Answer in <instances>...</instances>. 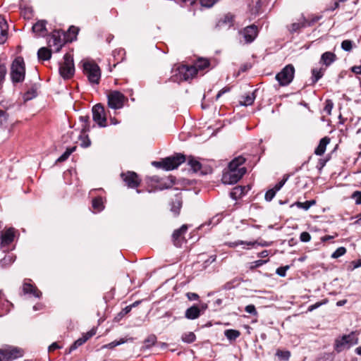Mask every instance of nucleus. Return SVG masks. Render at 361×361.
Masks as SVG:
<instances>
[{
  "mask_svg": "<svg viewBox=\"0 0 361 361\" xmlns=\"http://www.w3.org/2000/svg\"><path fill=\"white\" fill-rule=\"evenodd\" d=\"M185 161V157L183 154H176L166 157L161 161H153L152 165L158 168H163L166 171H171L178 168Z\"/></svg>",
  "mask_w": 361,
  "mask_h": 361,
  "instance_id": "nucleus-1",
  "label": "nucleus"
},
{
  "mask_svg": "<svg viewBox=\"0 0 361 361\" xmlns=\"http://www.w3.org/2000/svg\"><path fill=\"white\" fill-rule=\"evenodd\" d=\"M25 67L22 57H17L13 61L11 67V78L13 83L22 82L25 79Z\"/></svg>",
  "mask_w": 361,
  "mask_h": 361,
  "instance_id": "nucleus-2",
  "label": "nucleus"
},
{
  "mask_svg": "<svg viewBox=\"0 0 361 361\" xmlns=\"http://www.w3.org/2000/svg\"><path fill=\"white\" fill-rule=\"evenodd\" d=\"M83 73L92 84H98L101 78V71L99 66L91 61H83Z\"/></svg>",
  "mask_w": 361,
  "mask_h": 361,
  "instance_id": "nucleus-3",
  "label": "nucleus"
},
{
  "mask_svg": "<svg viewBox=\"0 0 361 361\" xmlns=\"http://www.w3.org/2000/svg\"><path fill=\"white\" fill-rule=\"evenodd\" d=\"M258 35V28L256 25H252L245 27L238 31L240 43L245 44L252 42Z\"/></svg>",
  "mask_w": 361,
  "mask_h": 361,
  "instance_id": "nucleus-4",
  "label": "nucleus"
},
{
  "mask_svg": "<svg viewBox=\"0 0 361 361\" xmlns=\"http://www.w3.org/2000/svg\"><path fill=\"white\" fill-rule=\"evenodd\" d=\"M107 99L108 106L115 110L123 108L125 102L128 101V98L117 90L111 91L107 94Z\"/></svg>",
  "mask_w": 361,
  "mask_h": 361,
  "instance_id": "nucleus-5",
  "label": "nucleus"
},
{
  "mask_svg": "<svg viewBox=\"0 0 361 361\" xmlns=\"http://www.w3.org/2000/svg\"><path fill=\"white\" fill-rule=\"evenodd\" d=\"M74 72L73 57L71 54H66L63 56V62L59 66V73L64 79H68L73 75Z\"/></svg>",
  "mask_w": 361,
  "mask_h": 361,
  "instance_id": "nucleus-6",
  "label": "nucleus"
},
{
  "mask_svg": "<svg viewBox=\"0 0 361 361\" xmlns=\"http://www.w3.org/2000/svg\"><path fill=\"white\" fill-rule=\"evenodd\" d=\"M196 75V70L192 66L182 65L176 69L173 80L180 82L192 78Z\"/></svg>",
  "mask_w": 361,
  "mask_h": 361,
  "instance_id": "nucleus-7",
  "label": "nucleus"
},
{
  "mask_svg": "<svg viewBox=\"0 0 361 361\" xmlns=\"http://www.w3.org/2000/svg\"><path fill=\"white\" fill-rule=\"evenodd\" d=\"M24 351L23 349L8 346L4 349H0V361H12L15 359L23 357Z\"/></svg>",
  "mask_w": 361,
  "mask_h": 361,
  "instance_id": "nucleus-8",
  "label": "nucleus"
},
{
  "mask_svg": "<svg viewBox=\"0 0 361 361\" xmlns=\"http://www.w3.org/2000/svg\"><path fill=\"white\" fill-rule=\"evenodd\" d=\"M358 343V338L354 332L348 335H344L341 338L336 341L335 349L337 352H341L345 348H348L353 345Z\"/></svg>",
  "mask_w": 361,
  "mask_h": 361,
  "instance_id": "nucleus-9",
  "label": "nucleus"
},
{
  "mask_svg": "<svg viewBox=\"0 0 361 361\" xmlns=\"http://www.w3.org/2000/svg\"><path fill=\"white\" fill-rule=\"evenodd\" d=\"M295 69L292 65H287L276 75V79L281 86L289 85L294 78Z\"/></svg>",
  "mask_w": 361,
  "mask_h": 361,
  "instance_id": "nucleus-10",
  "label": "nucleus"
},
{
  "mask_svg": "<svg viewBox=\"0 0 361 361\" xmlns=\"http://www.w3.org/2000/svg\"><path fill=\"white\" fill-rule=\"evenodd\" d=\"M246 172L245 167L240 170H229L225 171L222 176V181L224 184L232 185L236 183Z\"/></svg>",
  "mask_w": 361,
  "mask_h": 361,
  "instance_id": "nucleus-11",
  "label": "nucleus"
},
{
  "mask_svg": "<svg viewBox=\"0 0 361 361\" xmlns=\"http://www.w3.org/2000/svg\"><path fill=\"white\" fill-rule=\"evenodd\" d=\"M92 118L99 127L106 126V118L104 108L101 104L94 105L92 108Z\"/></svg>",
  "mask_w": 361,
  "mask_h": 361,
  "instance_id": "nucleus-12",
  "label": "nucleus"
},
{
  "mask_svg": "<svg viewBox=\"0 0 361 361\" xmlns=\"http://www.w3.org/2000/svg\"><path fill=\"white\" fill-rule=\"evenodd\" d=\"M121 177L128 188H135L140 183V179L135 172L128 171L127 173H121Z\"/></svg>",
  "mask_w": 361,
  "mask_h": 361,
  "instance_id": "nucleus-13",
  "label": "nucleus"
},
{
  "mask_svg": "<svg viewBox=\"0 0 361 361\" xmlns=\"http://www.w3.org/2000/svg\"><path fill=\"white\" fill-rule=\"evenodd\" d=\"M188 230V226L184 224L180 228L174 231L172 235V240L176 247H180L185 242L184 234Z\"/></svg>",
  "mask_w": 361,
  "mask_h": 361,
  "instance_id": "nucleus-14",
  "label": "nucleus"
},
{
  "mask_svg": "<svg viewBox=\"0 0 361 361\" xmlns=\"http://www.w3.org/2000/svg\"><path fill=\"white\" fill-rule=\"evenodd\" d=\"M271 243H272L271 242H267V241H264V240H262L260 242H258L257 240H255V241L238 240V241H235V242L228 243L227 245L230 247H235L240 245H246L248 246H254L255 245H258L262 247H268V246H270L271 245Z\"/></svg>",
  "mask_w": 361,
  "mask_h": 361,
  "instance_id": "nucleus-15",
  "label": "nucleus"
},
{
  "mask_svg": "<svg viewBox=\"0 0 361 361\" xmlns=\"http://www.w3.org/2000/svg\"><path fill=\"white\" fill-rule=\"evenodd\" d=\"M30 279L25 280L23 284V291L24 294H32L35 298H39L42 293L32 284L30 283Z\"/></svg>",
  "mask_w": 361,
  "mask_h": 361,
  "instance_id": "nucleus-16",
  "label": "nucleus"
},
{
  "mask_svg": "<svg viewBox=\"0 0 361 361\" xmlns=\"http://www.w3.org/2000/svg\"><path fill=\"white\" fill-rule=\"evenodd\" d=\"M47 21L44 20H38L32 25V32L38 37H44L47 35L46 28Z\"/></svg>",
  "mask_w": 361,
  "mask_h": 361,
  "instance_id": "nucleus-17",
  "label": "nucleus"
},
{
  "mask_svg": "<svg viewBox=\"0 0 361 361\" xmlns=\"http://www.w3.org/2000/svg\"><path fill=\"white\" fill-rule=\"evenodd\" d=\"M233 15L231 13H227L219 20L216 26L219 29L229 28L233 25Z\"/></svg>",
  "mask_w": 361,
  "mask_h": 361,
  "instance_id": "nucleus-18",
  "label": "nucleus"
},
{
  "mask_svg": "<svg viewBox=\"0 0 361 361\" xmlns=\"http://www.w3.org/2000/svg\"><path fill=\"white\" fill-rule=\"evenodd\" d=\"M14 239V231L13 228H9L1 235V245L2 248L10 245Z\"/></svg>",
  "mask_w": 361,
  "mask_h": 361,
  "instance_id": "nucleus-19",
  "label": "nucleus"
},
{
  "mask_svg": "<svg viewBox=\"0 0 361 361\" xmlns=\"http://www.w3.org/2000/svg\"><path fill=\"white\" fill-rule=\"evenodd\" d=\"M8 38V25L4 18L0 16V44H4Z\"/></svg>",
  "mask_w": 361,
  "mask_h": 361,
  "instance_id": "nucleus-20",
  "label": "nucleus"
},
{
  "mask_svg": "<svg viewBox=\"0 0 361 361\" xmlns=\"http://www.w3.org/2000/svg\"><path fill=\"white\" fill-rule=\"evenodd\" d=\"M201 314V310L200 307L195 305L192 307L188 308L185 312V318L188 319H197Z\"/></svg>",
  "mask_w": 361,
  "mask_h": 361,
  "instance_id": "nucleus-21",
  "label": "nucleus"
},
{
  "mask_svg": "<svg viewBox=\"0 0 361 361\" xmlns=\"http://www.w3.org/2000/svg\"><path fill=\"white\" fill-rule=\"evenodd\" d=\"M285 183H286V180H282L280 182H279L277 184H276V185L273 188L267 191V192L265 193V197H264L265 200L268 202H270L271 200H272V199L274 197L276 192H278L283 186Z\"/></svg>",
  "mask_w": 361,
  "mask_h": 361,
  "instance_id": "nucleus-22",
  "label": "nucleus"
},
{
  "mask_svg": "<svg viewBox=\"0 0 361 361\" xmlns=\"http://www.w3.org/2000/svg\"><path fill=\"white\" fill-rule=\"evenodd\" d=\"M336 59V56L334 53L331 51L324 52L320 59V63L326 67L330 66Z\"/></svg>",
  "mask_w": 361,
  "mask_h": 361,
  "instance_id": "nucleus-23",
  "label": "nucleus"
},
{
  "mask_svg": "<svg viewBox=\"0 0 361 361\" xmlns=\"http://www.w3.org/2000/svg\"><path fill=\"white\" fill-rule=\"evenodd\" d=\"M330 142V138L328 137H324L320 140L319 143L317 147L314 150V153L317 155L322 156L326 151V148L327 145Z\"/></svg>",
  "mask_w": 361,
  "mask_h": 361,
  "instance_id": "nucleus-24",
  "label": "nucleus"
},
{
  "mask_svg": "<svg viewBox=\"0 0 361 361\" xmlns=\"http://www.w3.org/2000/svg\"><path fill=\"white\" fill-rule=\"evenodd\" d=\"M245 159L241 156L235 158L228 164L229 170H240V166L244 164Z\"/></svg>",
  "mask_w": 361,
  "mask_h": 361,
  "instance_id": "nucleus-25",
  "label": "nucleus"
},
{
  "mask_svg": "<svg viewBox=\"0 0 361 361\" xmlns=\"http://www.w3.org/2000/svg\"><path fill=\"white\" fill-rule=\"evenodd\" d=\"M49 46L50 47H54L55 51H59L63 46V42L59 37L54 35L49 40Z\"/></svg>",
  "mask_w": 361,
  "mask_h": 361,
  "instance_id": "nucleus-26",
  "label": "nucleus"
},
{
  "mask_svg": "<svg viewBox=\"0 0 361 361\" xmlns=\"http://www.w3.org/2000/svg\"><path fill=\"white\" fill-rule=\"evenodd\" d=\"M246 188L243 186H236L230 192V196L233 200H238L245 192Z\"/></svg>",
  "mask_w": 361,
  "mask_h": 361,
  "instance_id": "nucleus-27",
  "label": "nucleus"
},
{
  "mask_svg": "<svg viewBox=\"0 0 361 361\" xmlns=\"http://www.w3.org/2000/svg\"><path fill=\"white\" fill-rule=\"evenodd\" d=\"M37 56L39 60L47 61L51 59V52L48 48L42 47L37 51Z\"/></svg>",
  "mask_w": 361,
  "mask_h": 361,
  "instance_id": "nucleus-28",
  "label": "nucleus"
},
{
  "mask_svg": "<svg viewBox=\"0 0 361 361\" xmlns=\"http://www.w3.org/2000/svg\"><path fill=\"white\" fill-rule=\"evenodd\" d=\"M325 71H326V68H324V67H321L319 68H313L312 70V82L316 83L320 78H322V76L324 75Z\"/></svg>",
  "mask_w": 361,
  "mask_h": 361,
  "instance_id": "nucleus-29",
  "label": "nucleus"
},
{
  "mask_svg": "<svg viewBox=\"0 0 361 361\" xmlns=\"http://www.w3.org/2000/svg\"><path fill=\"white\" fill-rule=\"evenodd\" d=\"M209 61L207 59H199L197 60L194 66H192V68H195L196 70V73L198 70L202 71L204 68L209 67Z\"/></svg>",
  "mask_w": 361,
  "mask_h": 361,
  "instance_id": "nucleus-30",
  "label": "nucleus"
},
{
  "mask_svg": "<svg viewBox=\"0 0 361 361\" xmlns=\"http://www.w3.org/2000/svg\"><path fill=\"white\" fill-rule=\"evenodd\" d=\"M224 335L229 341H233L240 336V332L235 329H227L224 331Z\"/></svg>",
  "mask_w": 361,
  "mask_h": 361,
  "instance_id": "nucleus-31",
  "label": "nucleus"
},
{
  "mask_svg": "<svg viewBox=\"0 0 361 361\" xmlns=\"http://www.w3.org/2000/svg\"><path fill=\"white\" fill-rule=\"evenodd\" d=\"M182 207V201L180 198L176 197L174 201L172 202L171 204V212L174 213L176 216L179 214L180 208Z\"/></svg>",
  "mask_w": 361,
  "mask_h": 361,
  "instance_id": "nucleus-32",
  "label": "nucleus"
},
{
  "mask_svg": "<svg viewBox=\"0 0 361 361\" xmlns=\"http://www.w3.org/2000/svg\"><path fill=\"white\" fill-rule=\"evenodd\" d=\"M315 204L316 201L314 200H312L310 201H306L305 202H296L295 203V205L300 209H302L307 211L310 208V207L314 205Z\"/></svg>",
  "mask_w": 361,
  "mask_h": 361,
  "instance_id": "nucleus-33",
  "label": "nucleus"
},
{
  "mask_svg": "<svg viewBox=\"0 0 361 361\" xmlns=\"http://www.w3.org/2000/svg\"><path fill=\"white\" fill-rule=\"evenodd\" d=\"M255 99L254 93L249 94L246 96L243 97L242 100L240 101L241 105L249 106L251 105Z\"/></svg>",
  "mask_w": 361,
  "mask_h": 361,
  "instance_id": "nucleus-34",
  "label": "nucleus"
},
{
  "mask_svg": "<svg viewBox=\"0 0 361 361\" xmlns=\"http://www.w3.org/2000/svg\"><path fill=\"white\" fill-rule=\"evenodd\" d=\"M92 207L96 212H101L104 209L102 197H96L92 200Z\"/></svg>",
  "mask_w": 361,
  "mask_h": 361,
  "instance_id": "nucleus-35",
  "label": "nucleus"
},
{
  "mask_svg": "<svg viewBox=\"0 0 361 361\" xmlns=\"http://www.w3.org/2000/svg\"><path fill=\"white\" fill-rule=\"evenodd\" d=\"M188 164L191 166L192 169L195 172H197L198 171H200L202 166L200 161L196 160L193 157H189Z\"/></svg>",
  "mask_w": 361,
  "mask_h": 361,
  "instance_id": "nucleus-36",
  "label": "nucleus"
},
{
  "mask_svg": "<svg viewBox=\"0 0 361 361\" xmlns=\"http://www.w3.org/2000/svg\"><path fill=\"white\" fill-rule=\"evenodd\" d=\"M182 341L187 343H191L195 341L196 336L193 332H188L182 335Z\"/></svg>",
  "mask_w": 361,
  "mask_h": 361,
  "instance_id": "nucleus-37",
  "label": "nucleus"
},
{
  "mask_svg": "<svg viewBox=\"0 0 361 361\" xmlns=\"http://www.w3.org/2000/svg\"><path fill=\"white\" fill-rule=\"evenodd\" d=\"M87 341V338H84L83 337H81L76 340L70 347L69 348V353L77 349L79 346L82 345L83 343H85Z\"/></svg>",
  "mask_w": 361,
  "mask_h": 361,
  "instance_id": "nucleus-38",
  "label": "nucleus"
},
{
  "mask_svg": "<svg viewBox=\"0 0 361 361\" xmlns=\"http://www.w3.org/2000/svg\"><path fill=\"white\" fill-rule=\"evenodd\" d=\"M75 149V147L67 149L66 151L57 159L56 161L62 162L66 160L68 157L74 152Z\"/></svg>",
  "mask_w": 361,
  "mask_h": 361,
  "instance_id": "nucleus-39",
  "label": "nucleus"
},
{
  "mask_svg": "<svg viewBox=\"0 0 361 361\" xmlns=\"http://www.w3.org/2000/svg\"><path fill=\"white\" fill-rule=\"evenodd\" d=\"M307 27V25L305 23H304V20H302V23H294L291 24L290 27V31L291 32H295L298 31L301 27Z\"/></svg>",
  "mask_w": 361,
  "mask_h": 361,
  "instance_id": "nucleus-40",
  "label": "nucleus"
},
{
  "mask_svg": "<svg viewBox=\"0 0 361 361\" xmlns=\"http://www.w3.org/2000/svg\"><path fill=\"white\" fill-rule=\"evenodd\" d=\"M353 41L350 39L343 40L341 42V48L345 51H350L353 49Z\"/></svg>",
  "mask_w": 361,
  "mask_h": 361,
  "instance_id": "nucleus-41",
  "label": "nucleus"
},
{
  "mask_svg": "<svg viewBox=\"0 0 361 361\" xmlns=\"http://www.w3.org/2000/svg\"><path fill=\"white\" fill-rule=\"evenodd\" d=\"M346 252V249L344 247H340L336 250L335 252H334L331 255V257L336 259L338 258L343 255H345Z\"/></svg>",
  "mask_w": 361,
  "mask_h": 361,
  "instance_id": "nucleus-42",
  "label": "nucleus"
},
{
  "mask_svg": "<svg viewBox=\"0 0 361 361\" xmlns=\"http://www.w3.org/2000/svg\"><path fill=\"white\" fill-rule=\"evenodd\" d=\"M322 18L321 16H312L310 19H305L303 18L304 23H306L307 27V26H312L314 23H316L317 21H319Z\"/></svg>",
  "mask_w": 361,
  "mask_h": 361,
  "instance_id": "nucleus-43",
  "label": "nucleus"
},
{
  "mask_svg": "<svg viewBox=\"0 0 361 361\" xmlns=\"http://www.w3.org/2000/svg\"><path fill=\"white\" fill-rule=\"evenodd\" d=\"M157 341V337L154 335L149 336L145 341V344L147 348H150L154 345Z\"/></svg>",
  "mask_w": 361,
  "mask_h": 361,
  "instance_id": "nucleus-44",
  "label": "nucleus"
},
{
  "mask_svg": "<svg viewBox=\"0 0 361 361\" xmlns=\"http://www.w3.org/2000/svg\"><path fill=\"white\" fill-rule=\"evenodd\" d=\"M7 73V69L5 65L0 64V87H1L4 80L5 77Z\"/></svg>",
  "mask_w": 361,
  "mask_h": 361,
  "instance_id": "nucleus-45",
  "label": "nucleus"
},
{
  "mask_svg": "<svg viewBox=\"0 0 361 361\" xmlns=\"http://www.w3.org/2000/svg\"><path fill=\"white\" fill-rule=\"evenodd\" d=\"M89 119H90V118L87 116H80V121H82V123H85L83 125V126H82V131L86 132V131H88L90 130Z\"/></svg>",
  "mask_w": 361,
  "mask_h": 361,
  "instance_id": "nucleus-46",
  "label": "nucleus"
},
{
  "mask_svg": "<svg viewBox=\"0 0 361 361\" xmlns=\"http://www.w3.org/2000/svg\"><path fill=\"white\" fill-rule=\"evenodd\" d=\"M80 139L81 140L80 145L82 147H88L90 145L91 142L87 135H80Z\"/></svg>",
  "mask_w": 361,
  "mask_h": 361,
  "instance_id": "nucleus-47",
  "label": "nucleus"
},
{
  "mask_svg": "<svg viewBox=\"0 0 361 361\" xmlns=\"http://www.w3.org/2000/svg\"><path fill=\"white\" fill-rule=\"evenodd\" d=\"M289 266L287 265V266H284V267H279L276 271V273L280 276H282V277H284L286 274V271L287 270L289 269Z\"/></svg>",
  "mask_w": 361,
  "mask_h": 361,
  "instance_id": "nucleus-48",
  "label": "nucleus"
},
{
  "mask_svg": "<svg viewBox=\"0 0 361 361\" xmlns=\"http://www.w3.org/2000/svg\"><path fill=\"white\" fill-rule=\"evenodd\" d=\"M8 114L4 111L0 110V126H2L8 120Z\"/></svg>",
  "mask_w": 361,
  "mask_h": 361,
  "instance_id": "nucleus-49",
  "label": "nucleus"
},
{
  "mask_svg": "<svg viewBox=\"0 0 361 361\" xmlns=\"http://www.w3.org/2000/svg\"><path fill=\"white\" fill-rule=\"evenodd\" d=\"M269 261V259H258V260H256L255 262H253L252 263V266H251V268L253 269V268H257V267H259L264 264H265L266 263H267Z\"/></svg>",
  "mask_w": 361,
  "mask_h": 361,
  "instance_id": "nucleus-50",
  "label": "nucleus"
},
{
  "mask_svg": "<svg viewBox=\"0 0 361 361\" xmlns=\"http://www.w3.org/2000/svg\"><path fill=\"white\" fill-rule=\"evenodd\" d=\"M245 310L246 312L251 314L252 315H257V312L254 305H248L245 307Z\"/></svg>",
  "mask_w": 361,
  "mask_h": 361,
  "instance_id": "nucleus-51",
  "label": "nucleus"
},
{
  "mask_svg": "<svg viewBox=\"0 0 361 361\" xmlns=\"http://www.w3.org/2000/svg\"><path fill=\"white\" fill-rule=\"evenodd\" d=\"M300 239L302 242L307 243L311 239V235L308 232L304 231L301 233Z\"/></svg>",
  "mask_w": 361,
  "mask_h": 361,
  "instance_id": "nucleus-52",
  "label": "nucleus"
},
{
  "mask_svg": "<svg viewBox=\"0 0 361 361\" xmlns=\"http://www.w3.org/2000/svg\"><path fill=\"white\" fill-rule=\"evenodd\" d=\"M217 1L218 0H200L202 6L207 8L212 7Z\"/></svg>",
  "mask_w": 361,
  "mask_h": 361,
  "instance_id": "nucleus-53",
  "label": "nucleus"
},
{
  "mask_svg": "<svg viewBox=\"0 0 361 361\" xmlns=\"http://www.w3.org/2000/svg\"><path fill=\"white\" fill-rule=\"evenodd\" d=\"M352 197L355 200L357 204H361V192L355 191L352 195Z\"/></svg>",
  "mask_w": 361,
  "mask_h": 361,
  "instance_id": "nucleus-54",
  "label": "nucleus"
},
{
  "mask_svg": "<svg viewBox=\"0 0 361 361\" xmlns=\"http://www.w3.org/2000/svg\"><path fill=\"white\" fill-rule=\"evenodd\" d=\"M123 343H124V341L121 339L120 341H113L111 343H109V344L105 345L104 346V348H114L120 344H122Z\"/></svg>",
  "mask_w": 361,
  "mask_h": 361,
  "instance_id": "nucleus-55",
  "label": "nucleus"
},
{
  "mask_svg": "<svg viewBox=\"0 0 361 361\" xmlns=\"http://www.w3.org/2000/svg\"><path fill=\"white\" fill-rule=\"evenodd\" d=\"M332 108H333V103L331 101L327 100L326 101V106L324 107V111L326 112H327L329 114H330Z\"/></svg>",
  "mask_w": 361,
  "mask_h": 361,
  "instance_id": "nucleus-56",
  "label": "nucleus"
},
{
  "mask_svg": "<svg viewBox=\"0 0 361 361\" xmlns=\"http://www.w3.org/2000/svg\"><path fill=\"white\" fill-rule=\"evenodd\" d=\"M229 91H230V88L229 87H224L216 94V100L219 99L221 97V95H223L224 93L228 92Z\"/></svg>",
  "mask_w": 361,
  "mask_h": 361,
  "instance_id": "nucleus-57",
  "label": "nucleus"
},
{
  "mask_svg": "<svg viewBox=\"0 0 361 361\" xmlns=\"http://www.w3.org/2000/svg\"><path fill=\"white\" fill-rule=\"evenodd\" d=\"M187 297L190 300H196L199 298V295L195 293H188Z\"/></svg>",
  "mask_w": 361,
  "mask_h": 361,
  "instance_id": "nucleus-58",
  "label": "nucleus"
},
{
  "mask_svg": "<svg viewBox=\"0 0 361 361\" xmlns=\"http://www.w3.org/2000/svg\"><path fill=\"white\" fill-rule=\"evenodd\" d=\"M94 334H95V331L92 329V330L88 331L87 333H86L82 337L84 338H87V341L89 338H90L92 336H93Z\"/></svg>",
  "mask_w": 361,
  "mask_h": 361,
  "instance_id": "nucleus-59",
  "label": "nucleus"
},
{
  "mask_svg": "<svg viewBox=\"0 0 361 361\" xmlns=\"http://www.w3.org/2000/svg\"><path fill=\"white\" fill-rule=\"evenodd\" d=\"M352 71L356 74H361V64L352 68Z\"/></svg>",
  "mask_w": 361,
  "mask_h": 361,
  "instance_id": "nucleus-60",
  "label": "nucleus"
},
{
  "mask_svg": "<svg viewBox=\"0 0 361 361\" xmlns=\"http://www.w3.org/2000/svg\"><path fill=\"white\" fill-rule=\"evenodd\" d=\"M269 255V251L263 250L261 252L258 253L257 256L261 258L267 257Z\"/></svg>",
  "mask_w": 361,
  "mask_h": 361,
  "instance_id": "nucleus-61",
  "label": "nucleus"
},
{
  "mask_svg": "<svg viewBox=\"0 0 361 361\" xmlns=\"http://www.w3.org/2000/svg\"><path fill=\"white\" fill-rule=\"evenodd\" d=\"M322 304V302H316L315 304L310 305L308 307V310L310 312L313 311L314 310L318 308Z\"/></svg>",
  "mask_w": 361,
  "mask_h": 361,
  "instance_id": "nucleus-62",
  "label": "nucleus"
},
{
  "mask_svg": "<svg viewBox=\"0 0 361 361\" xmlns=\"http://www.w3.org/2000/svg\"><path fill=\"white\" fill-rule=\"evenodd\" d=\"M59 345L56 343H53L49 347V351H54L56 349H58L59 348Z\"/></svg>",
  "mask_w": 361,
  "mask_h": 361,
  "instance_id": "nucleus-63",
  "label": "nucleus"
},
{
  "mask_svg": "<svg viewBox=\"0 0 361 361\" xmlns=\"http://www.w3.org/2000/svg\"><path fill=\"white\" fill-rule=\"evenodd\" d=\"M281 356L283 357V358L284 359H288L289 357H290V353L286 351V352H281Z\"/></svg>",
  "mask_w": 361,
  "mask_h": 361,
  "instance_id": "nucleus-64",
  "label": "nucleus"
}]
</instances>
